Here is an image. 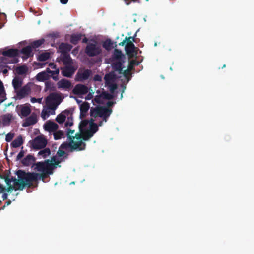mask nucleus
I'll return each mask as SVG.
<instances>
[{"label": "nucleus", "mask_w": 254, "mask_h": 254, "mask_svg": "<svg viewBox=\"0 0 254 254\" xmlns=\"http://www.w3.org/2000/svg\"><path fill=\"white\" fill-rule=\"evenodd\" d=\"M80 133H77L74 136V130H69L67 133L68 143L62 144L56 155L51 160L44 162H38L36 164L35 169L38 173H26L22 171L17 172L18 179L6 178L5 179L8 186L7 189L0 183V193L5 191L9 192L11 190H22L26 185H30L31 183L38 179L44 181V178L48 174L53 173L52 170L57 167L58 164L63 160L65 153L64 150L68 148L78 150L85 148V144L83 140H88L93 136V119L90 121L82 120L79 125Z\"/></svg>", "instance_id": "f257e3e1"}, {"label": "nucleus", "mask_w": 254, "mask_h": 254, "mask_svg": "<svg viewBox=\"0 0 254 254\" xmlns=\"http://www.w3.org/2000/svg\"><path fill=\"white\" fill-rule=\"evenodd\" d=\"M124 58V55L121 51L118 50L114 51L113 55V61L112 65L115 71L112 73L107 74L105 76L106 84L108 86L110 90L112 92V94H107L105 92L102 93L100 95L95 96L92 100L94 105H106L110 106L112 103L110 101L114 97V91L117 88V82L120 79L123 83H127L130 79V71L133 66L138 64L135 60H132L130 61L128 66L127 69L123 70L122 63Z\"/></svg>", "instance_id": "f03ea898"}, {"label": "nucleus", "mask_w": 254, "mask_h": 254, "mask_svg": "<svg viewBox=\"0 0 254 254\" xmlns=\"http://www.w3.org/2000/svg\"><path fill=\"white\" fill-rule=\"evenodd\" d=\"M72 92L74 94L80 97H83L85 96V99L89 100L93 97L94 92L91 88L82 84L76 85L73 89Z\"/></svg>", "instance_id": "7ed1b4c3"}, {"label": "nucleus", "mask_w": 254, "mask_h": 254, "mask_svg": "<svg viewBox=\"0 0 254 254\" xmlns=\"http://www.w3.org/2000/svg\"><path fill=\"white\" fill-rule=\"evenodd\" d=\"M134 41L133 37H126L125 39L119 44L123 46L126 44V51L127 54L131 57L136 56L138 54V49L134 46L133 42Z\"/></svg>", "instance_id": "20e7f679"}, {"label": "nucleus", "mask_w": 254, "mask_h": 254, "mask_svg": "<svg viewBox=\"0 0 254 254\" xmlns=\"http://www.w3.org/2000/svg\"><path fill=\"white\" fill-rule=\"evenodd\" d=\"M64 99L60 93H52L47 96L45 99V104L47 106L54 108L56 109L58 105Z\"/></svg>", "instance_id": "39448f33"}, {"label": "nucleus", "mask_w": 254, "mask_h": 254, "mask_svg": "<svg viewBox=\"0 0 254 254\" xmlns=\"http://www.w3.org/2000/svg\"><path fill=\"white\" fill-rule=\"evenodd\" d=\"M56 121L60 124L65 122V126H71L73 125L72 113L69 110H65L58 115Z\"/></svg>", "instance_id": "423d86ee"}, {"label": "nucleus", "mask_w": 254, "mask_h": 254, "mask_svg": "<svg viewBox=\"0 0 254 254\" xmlns=\"http://www.w3.org/2000/svg\"><path fill=\"white\" fill-rule=\"evenodd\" d=\"M18 51L16 49H9L5 50L2 52V54L4 56L3 58L4 61H3L4 63H17L18 60L17 58Z\"/></svg>", "instance_id": "0eeeda50"}, {"label": "nucleus", "mask_w": 254, "mask_h": 254, "mask_svg": "<svg viewBox=\"0 0 254 254\" xmlns=\"http://www.w3.org/2000/svg\"><path fill=\"white\" fill-rule=\"evenodd\" d=\"M16 111L20 117H25L31 113V106L29 104L18 105L16 107Z\"/></svg>", "instance_id": "6e6552de"}, {"label": "nucleus", "mask_w": 254, "mask_h": 254, "mask_svg": "<svg viewBox=\"0 0 254 254\" xmlns=\"http://www.w3.org/2000/svg\"><path fill=\"white\" fill-rule=\"evenodd\" d=\"M47 141L43 135H40L36 137L32 142L33 148L40 149L46 146Z\"/></svg>", "instance_id": "1a4fd4ad"}, {"label": "nucleus", "mask_w": 254, "mask_h": 254, "mask_svg": "<svg viewBox=\"0 0 254 254\" xmlns=\"http://www.w3.org/2000/svg\"><path fill=\"white\" fill-rule=\"evenodd\" d=\"M100 47L95 44H88L86 49V53L90 56H93L99 54L101 52Z\"/></svg>", "instance_id": "9d476101"}, {"label": "nucleus", "mask_w": 254, "mask_h": 254, "mask_svg": "<svg viewBox=\"0 0 254 254\" xmlns=\"http://www.w3.org/2000/svg\"><path fill=\"white\" fill-rule=\"evenodd\" d=\"M91 73L89 70L80 69L75 76V80L77 81L85 80L90 76Z\"/></svg>", "instance_id": "9b49d317"}, {"label": "nucleus", "mask_w": 254, "mask_h": 254, "mask_svg": "<svg viewBox=\"0 0 254 254\" xmlns=\"http://www.w3.org/2000/svg\"><path fill=\"white\" fill-rule=\"evenodd\" d=\"M77 68V66L72 64L66 65L65 67L62 69V73L64 76L70 77L74 74Z\"/></svg>", "instance_id": "f8f14e48"}, {"label": "nucleus", "mask_w": 254, "mask_h": 254, "mask_svg": "<svg viewBox=\"0 0 254 254\" xmlns=\"http://www.w3.org/2000/svg\"><path fill=\"white\" fill-rule=\"evenodd\" d=\"M32 85V83H28L25 86H24L19 91H17V98L19 99H21L28 95L31 90V86Z\"/></svg>", "instance_id": "ddd939ff"}, {"label": "nucleus", "mask_w": 254, "mask_h": 254, "mask_svg": "<svg viewBox=\"0 0 254 254\" xmlns=\"http://www.w3.org/2000/svg\"><path fill=\"white\" fill-rule=\"evenodd\" d=\"M57 85L59 89L67 91L71 88L72 84L69 80L65 79H62L57 82Z\"/></svg>", "instance_id": "4468645a"}, {"label": "nucleus", "mask_w": 254, "mask_h": 254, "mask_svg": "<svg viewBox=\"0 0 254 254\" xmlns=\"http://www.w3.org/2000/svg\"><path fill=\"white\" fill-rule=\"evenodd\" d=\"M55 110L54 108L49 107L45 104L41 112V117L44 120L46 119L50 115H54L55 114Z\"/></svg>", "instance_id": "2eb2a0df"}, {"label": "nucleus", "mask_w": 254, "mask_h": 254, "mask_svg": "<svg viewBox=\"0 0 254 254\" xmlns=\"http://www.w3.org/2000/svg\"><path fill=\"white\" fill-rule=\"evenodd\" d=\"M37 116L36 114L33 113L29 117L27 118L23 123V127H28L30 125L35 124L37 122Z\"/></svg>", "instance_id": "dca6fc26"}, {"label": "nucleus", "mask_w": 254, "mask_h": 254, "mask_svg": "<svg viewBox=\"0 0 254 254\" xmlns=\"http://www.w3.org/2000/svg\"><path fill=\"white\" fill-rule=\"evenodd\" d=\"M44 127L46 130L52 132L57 130L58 126L53 122L48 121L44 125Z\"/></svg>", "instance_id": "f3484780"}, {"label": "nucleus", "mask_w": 254, "mask_h": 254, "mask_svg": "<svg viewBox=\"0 0 254 254\" xmlns=\"http://www.w3.org/2000/svg\"><path fill=\"white\" fill-rule=\"evenodd\" d=\"M89 104L87 102H83L80 105V118H83L89 109Z\"/></svg>", "instance_id": "a211bd4d"}, {"label": "nucleus", "mask_w": 254, "mask_h": 254, "mask_svg": "<svg viewBox=\"0 0 254 254\" xmlns=\"http://www.w3.org/2000/svg\"><path fill=\"white\" fill-rule=\"evenodd\" d=\"M50 76L46 71L39 73L35 77L36 79L40 82L44 81L49 79Z\"/></svg>", "instance_id": "6ab92c4d"}, {"label": "nucleus", "mask_w": 254, "mask_h": 254, "mask_svg": "<svg viewBox=\"0 0 254 254\" xmlns=\"http://www.w3.org/2000/svg\"><path fill=\"white\" fill-rule=\"evenodd\" d=\"M22 53L24 55L23 58H27L32 55V46H28L22 50Z\"/></svg>", "instance_id": "aec40b11"}, {"label": "nucleus", "mask_w": 254, "mask_h": 254, "mask_svg": "<svg viewBox=\"0 0 254 254\" xmlns=\"http://www.w3.org/2000/svg\"><path fill=\"white\" fill-rule=\"evenodd\" d=\"M51 54L48 52H44L40 53L38 56V60L40 61H44L50 57Z\"/></svg>", "instance_id": "412c9836"}, {"label": "nucleus", "mask_w": 254, "mask_h": 254, "mask_svg": "<svg viewBox=\"0 0 254 254\" xmlns=\"http://www.w3.org/2000/svg\"><path fill=\"white\" fill-rule=\"evenodd\" d=\"M22 80L19 77H15L12 81V85L15 89H18L22 85Z\"/></svg>", "instance_id": "4be33fe9"}, {"label": "nucleus", "mask_w": 254, "mask_h": 254, "mask_svg": "<svg viewBox=\"0 0 254 254\" xmlns=\"http://www.w3.org/2000/svg\"><path fill=\"white\" fill-rule=\"evenodd\" d=\"M23 143V139L21 136L17 137L11 144L12 147L17 148Z\"/></svg>", "instance_id": "5701e85b"}, {"label": "nucleus", "mask_w": 254, "mask_h": 254, "mask_svg": "<svg viewBox=\"0 0 254 254\" xmlns=\"http://www.w3.org/2000/svg\"><path fill=\"white\" fill-rule=\"evenodd\" d=\"M28 70V67L25 65H22L16 68V72L19 75H23L27 72Z\"/></svg>", "instance_id": "b1692460"}, {"label": "nucleus", "mask_w": 254, "mask_h": 254, "mask_svg": "<svg viewBox=\"0 0 254 254\" xmlns=\"http://www.w3.org/2000/svg\"><path fill=\"white\" fill-rule=\"evenodd\" d=\"M6 99L5 93L2 82L0 80V103Z\"/></svg>", "instance_id": "393cba45"}, {"label": "nucleus", "mask_w": 254, "mask_h": 254, "mask_svg": "<svg viewBox=\"0 0 254 254\" xmlns=\"http://www.w3.org/2000/svg\"><path fill=\"white\" fill-rule=\"evenodd\" d=\"M50 154V151L49 149L46 148L41 150L38 153V156L40 158H45Z\"/></svg>", "instance_id": "a878e982"}, {"label": "nucleus", "mask_w": 254, "mask_h": 254, "mask_svg": "<svg viewBox=\"0 0 254 254\" xmlns=\"http://www.w3.org/2000/svg\"><path fill=\"white\" fill-rule=\"evenodd\" d=\"M103 46L107 50H110L114 47V44L110 40H106L103 42Z\"/></svg>", "instance_id": "bb28decb"}, {"label": "nucleus", "mask_w": 254, "mask_h": 254, "mask_svg": "<svg viewBox=\"0 0 254 254\" xmlns=\"http://www.w3.org/2000/svg\"><path fill=\"white\" fill-rule=\"evenodd\" d=\"M63 62L66 65H68L72 64V60L71 58L66 54H64L63 55Z\"/></svg>", "instance_id": "cd10ccee"}, {"label": "nucleus", "mask_w": 254, "mask_h": 254, "mask_svg": "<svg viewBox=\"0 0 254 254\" xmlns=\"http://www.w3.org/2000/svg\"><path fill=\"white\" fill-rule=\"evenodd\" d=\"M60 49H61L63 52L66 53L71 50V46L69 44L62 43L60 46Z\"/></svg>", "instance_id": "c85d7f7f"}, {"label": "nucleus", "mask_w": 254, "mask_h": 254, "mask_svg": "<svg viewBox=\"0 0 254 254\" xmlns=\"http://www.w3.org/2000/svg\"><path fill=\"white\" fill-rule=\"evenodd\" d=\"M33 157L31 155H29L23 159V163L25 165L28 166L32 164L33 162Z\"/></svg>", "instance_id": "c756f323"}, {"label": "nucleus", "mask_w": 254, "mask_h": 254, "mask_svg": "<svg viewBox=\"0 0 254 254\" xmlns=\"http://www.w3.org/2000/svg\"><path fill=\"white\" fill-rule=\"evenodd\" d=\"M13 119V116L10 114L4 115L3 117L4 124L7 125Z\"/></svg>", "instance_id": "7c9ffc66"}, {"label": "nucleus", "mask_w": 254, "mask_h": 254, "mask_svg": "<svg viewBox=\"0 0 254 254\" xmlns=\"http://www.w3.org/2000/svg\"><path fill=\"white\" fill-rule=\"evenodd\" d=\"M81 38V36L79 34L73 35L71 38V42L76 44Z\"/></svg>", "instance_id": "2f4dec72"}, {"label": "nucleus", "mask_w": 254, "mask_h": 254, "mask_svg": "<svg viewBox=\"0 0 254 254\" xmlns=\"http://www.w3.org/2000/svg\"><path fill=\"white\" fill-rule=\"evenodd\" d=\"M45 71L47 72V74H51L52 75H58L59 73V69L51 70V69L50 68H47Z\"/></svg>", "instance_id": "473e14b6"}, {"label": "nucleus", "mask_w": 254, "mask_h": 254, "mask_svg": "<svg viewBox=\"0 0 254 254\" xmlns=\"http://www.w3.org/2000/svg\"><path fill=\"white\" fill-rule=\"evenodd\" d=\"M30 101L32 103H38L39 104L43 103V98H36L35 97H32L30 99Z\"/></svg>", "instance_id": "72a5a7b5"}, {"label": "nucleus", "mask_w": 254, "mask_h": 254, "mask_svg": "<svg viewBox=\"0 0 254 254\" xmlns=\"http://www.w3.org/2000/svg\"><path fill=\"white\" fill-rule=\"evenodd\" d=\"M64 136V133L62 131H57L54 133V138L56 140L62 138Z\"/></svg>", "instance_id": "f704fd0d"}, {"label": "nucleus", "mask_w": 254, "mask_h": 254, "mask_svg": "<svg viewBox=\"0 0 254 254\" xmlns=\"http://www.w3.org/2000/svg\"><path fill=\"white\" fill-rule=\"evenodd\" d=\"M42 44V41L41 40L33 42L32 44V47L35 48L38 47L40 45Z\"/></svg>", "instance_id": "c9c22d12"}, {"label": "nucleus", "mask_w": 254, "mask_h": 254, "mask_svg": "<svg viewBox=\"0 0 254 254\" xmlns=\"http://www.w3.org/2000/svg\"><path fill=\"white\" fill-rule=\"evenodd\" d=\"M6 19V15L4 13H2L0 14V24H3L4 21Z\"/></svg>", "instance_id": "e433bc0d"}, {"label": "nucleus", "mask_w": 254, "mask_h": 254, "mask_svg": "<svg viewBox=\"0 0 254 254\" xmlns=\"http://www.w3.org/2000/svg\"><path fill=\"white\" fill-rule=\"evenodd\" d=\"M14 137V134L11 133L7 134L6 136L5 140L7 142L10 141Z\"/></svg>", "instance_id": "4c0bfd02"}, {"label": "nucleus", "mask_w": 254, "mask_h": 254, "mask_svg": "<svg viewBox=\"0 0 254 254\" xmlns=\"http://www.w3.org/2000/svg\"><path fill=\"white\" fill-rule=\"evenodd\" d=\"M49 68L51 69V70H54L56 69H59L56 67V65L54 63H50L49 64Z\"/></svg>", "instance_id": "58836bf2"}, {"label": "nucleus", "mask_w": 254, "mask_h": 254, "mask_svg": "<svg viewBox=\"0 0 254 254\" xmlns=\"http://www.w3.org/2000/svg\"><path fill=\"white\" fill-rule=\"evenodd\" d=\"M101 79H102V77L101 76L99 75H96V76H95V77H94V80L95 81H101Z\"/></svg>", "instance_id": "ea45409f"}, {"label": "nucleus", "mask_w": 254, "mask_h": 254, "mask_svg": "<svg viewBox=\"0 0 254 254\" xmlns=\"http://www.w3.org/2000/svg\"><path fill=\"white\" fill-rule=\"evenodd\" d=\"M23 153L22 151H21L18 154L17 158L18 159H20L23 157Z\"/></svg>", "instance_id": "a19ab883"}, {"label": "nucleus", "mask_w": 254, "mask_h": 254, "mask_svg": "<svg viewBox=\"0 0 254 254\" xmlns=\"http://www.w3.org/2000/svg\"><path fill=\"white\" fill-rule=\"evenodd\" d=\"M60 2L62 4H66L68 2V0H60Z\"/></svg>", "instance_id": "79ce46f5"}, {"label": "nucleus", "mask_w": 254, "mask_h": 254, "mask_svg": "<svg viewBox=\"0 0 254 254\" xmlns=\"http://www.w3.org/2000/svg\"><path fill=\"white\" fill-rule=\"evenodd\" d=\"M2 198L4 200L7 198V194L6 193H3L2 194Z\"/></svg>", "instance_id": "37998d69"}, {"label": "nucleus", "mask_w": 254, "mask_h": 254, "mask_svg": "<svg viewBox=\"0 0 254 254\" xmlns=\"http://www.w3.org/2000/svg\"><path fill=\"white\" fill-rule=\"evenodd\" d=\"M53 76V79L55 80H57L58 79V76H55V75H52Z\"/></svg>", "instance_id": "c03bdc74"}, {"label": "nucleus", "mask_w": 254, "mask_h": 254, "mask_svg": "<svg viewBox=\"0 0 254 254\" xmlns=\"http://www.w3.org/2000/svg\"><path fill=\"white\" fill-rule=\"evenodd\" d=\"M36 64L40 65L41 67L45 65V64Z\"/></svg>", "instance_id": "a18cd8bd"}, {"label": "nucleus", "mask_w": 254, "mask_h": 254, "mask_svg": "<svg viewBox=\"0 0 254 254\" xmlns=\"http://www.w3.org/2000/svg\"><path fill=\"white\" fill-rule=\"evenodd\" d=\"M2 71H3V72L4 73H6L7 72V70L6 69H4Z\"/></svg>", "instance_id": "49530a36"}, {"label": "nucleus", "mask_w": 254, "mask_h": 254, "mask_svg": "<svg viewBox=\"0 0 254 254\" xmlns=\"http://www.w3.org/2000/svg\"><path fill=\"white\" fill-rule=\"evenodd\" d=\"M77 102L78 103H79L80 102V101L79 100H77Z\"/></svg>", "instance_id": "de8ad7c7"}, {"label": "nucleus", "mask_w": 254, "mask_h": 254, "mask_svg": "<svg viewBox=\"0 0 254 254\" xmlns=\"http://www.w3.org/2000/svg\"><path fill=\"white\" fill-rule=\"evenodd\" d=\"M102 125V122H101L100 124H99V126H101Z\"/></svg>", "instance_id": "09e8293b"}, {"label": "nucleus", "mask_w": 254, "mask_h": 254, "mask_svg": "<svg viewBox=\"0 0 254 254\" xmlns=\"http://www.w3.org/2000/svg\"><path fill=\"white\" fill-rule=\"evenodd\" d=\"M74 183V182H71L70 184H73Z\"/></svg>", "instance_id": "8fccbe9b"}, {"label": "nucleus", "mask_w": 254, "mask_h": 254, "mask_svg": "<svg viewBox=\"0 0 254 254\" xmlns=\"http://www.w3.org/2000/svg\"><path fill=\"white\" fill-rule=\"evenodd\" d=\"M2 70V69L0 68V72Z\"/></svg>", "instance_id": "3c124183"}, {"label": "nucleus", "mask_w": 254, "mask_h": 254, "mask_svg": "<svg viewBox=\"0 0 254 254\" xmlns=\"http://www.w3.org/2000/svg\"><path fill=\"white\" fill-rule=\"evenodd\" d=\"M73 53H76V52H75V51H74L73 52Z\"/></svg>", "instance_id": "603ef678"}, {"label": "nucleus", "mask_w": 254, "mask_h": 254, "mask_svg": "<svg viewBox=\"0 0 254 254\" xmlns=\"http://www.w3.org/2000/svg\"><path fill=\"white\" fill-rule=\"evenodd\" d=\"M1 202V200H0V202Z\"/></svg>", "instance_id": "864d4df0"}]
</instances>
